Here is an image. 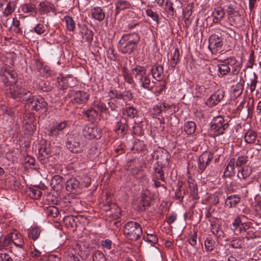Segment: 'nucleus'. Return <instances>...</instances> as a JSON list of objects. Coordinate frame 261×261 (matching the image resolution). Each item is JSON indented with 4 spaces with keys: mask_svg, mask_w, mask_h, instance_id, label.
I'll use <instances>...</instances> for the list:
<instances>
[{
    "mask_svg": "<svg viewBox=\"0 0 261 261\" xmlns=\"http://www.w3.org/2000/svg\"><path fill=\"white\" fill-rule=\"evenodd\" d=\"M248 162V157L247 156H240L238 158L237 160H235V164L236 167H241L245 165Z\"/></svg>",
    "mask_w": 261,
    "mask_h": 261,
    "instance_id": "nucleus-50",
    "label": "nucleus"
},
{
    "mask_svg": "<svg viewBox=\"0 0 261 261\" xmlns=\"http://www.w3.org/2000/svg\"><path fill=\"white\" fill-rule=\"evenodd\" d=\"M0 261H13V260L9 254L0 253Z\"/></svg>",
    "mask_w": 261,
    "mask_h": 261,
    "instance_id": "nucleus-64",
    "label": "nucleus"
},
{
    "mask_svg": "<svg viewBox=\"0 0 261 261\" xmlns=\"http://www.w3.org/2000/svg\"><path fill=\"white\" fill-rule=\"evenodd\" d=\"M234 164L235 159L233 158L230 159L225 169L223 174L224 176L225 177L230 178L234 175Z\"/></svg>",
    "mask_w": 261,
    "mask_h": 261,
    "instance_id": "nucleus-22",
    "label": "nucleus"
},
{
    "mask_svg": "<svg viewBox=\"0 0 261 261\" xmlns=\"http://www.w3.org/2000/svg\"><path fill=\"white\" fill-rule=\"evenodd\" d=\"M79 186V181L74 178H71L68 179L66 183V189L69 192H73Z\"/></svg>",
    "mask_w": 261,
    "mask_h": 261,
    "instance_id": "nucleus-27",
    "label": "nucleus"
},
{
    "mask_svg": "<svg viewBox=\"0 0 261 261\" xmlns=\"http://www.w3.org/2000/svg\"><path fill=\"white\" fill-rule=\"evenodd\" d=\"M123 231L125 236L132 241L138 240L142 234L141 225L134 221H129L126 223L123 227Z\"/></svg>",
    "mask_w": 261,
    "mask_h": 261,
    "instance_id": "nucleus-3",
    "label": "nucleus"
},
{
    "mask_svg": "<svg viewBox=\"0 0 261 261\" xmlns=\"http://www.w3.org/2000/svg\"><path fill=\"white\" fill-rule=\"evenodd\" d=\"M225 14V11L222 7L216 8L213 12V22L215 23L220 22L224 18Z\"/></svg>",
    "mask_w": 261,
    "mask_h": 261,
    "instance_id": "nucleus-23",
    "label": "nucleus"
},
{
    "mask_svg": "<svg viewBox=\"0 0 261 261\" xmlns=\"http://www.w3.org/2000/svg\"><path fill=\"white\" fill-rule=\"evenodd\" d=\"M144 239L153 244H156L158 241V238L153 234H147L146 237H144Z\"/></svg>",
    "mask_w": 261,
    "mask_h": 261,
    "instance_id": "nucleus-56",
    "label": "nucleus"
},
{
    "mask_svg": "<svg viewBox=\"0 0 261 261\" xmlns=\"http://www.w3.org/2000/svg\"><path fill=\"white\" fill-rule=\"evenodd\" d=\"M140 40L138 33L124 34L118 42V49L122 54H130L137 49Z\"/></svg>",
    "mask_w": 261,
    "mask_h": 261,
    "instance_id": "nucleus-2",
    "label": "nucleus"
},
{
    "mask_svg": "<svg viewBox=\"0 0 261 261\" xmlns=\"http://www.w3.org/2000/svg\"><path fill=\"white\" fill-rule=\"evenodd\" d=\"M70 101L79 105L85 103L89 99V95L85 91L70 90L68 93Z\"/></svg>",
    "mask_w": 261,
    "mask_h": 261,
    "instance_id": "nucleus-7",
    "label": "nucleus"
},
{
    "mask_svg": "<svg viewBox=\"0 0 261 261\" xmlns=\"http://www.w3.org/2000/svg\"><path fill=\"white\" fill-rule=\"evenodd\" d=\"M73 81V80L71 77H64L60 75L57 79V86L59 89L65 90L69 87L73 86V84L71 83Z\"/></svg>",
    "mask_w": 261,
    "mask_h": 261,
    "instance_id": "nucleus-16",
    "label": "nucleus"
},
{
    "mask_svg": "<svg viewBox=\"0 0 261 261\" xmlns=\"http://www.w3.org/2000/svg\"><path fill=\"white\" fill-rule=\"evenodd\" d=\"M254 59V51L253 50H251V53L250 54L249 63L251 64V65H256L258 64L259 65H261V55L258 57V59L257 60V63L255 62Z\"/></svg>",
    "mask_w": 261,
    "mask_h": 261,
    "instance_id": "nucleus-53",
    "label": "nucleus"
},
{
    "mask_svg": "<svg viewBox=\"0 0 261 261\" xmlns=\"http://www.w3.org/2000/svg\"><path fill=\"white\" fill-rule=\"evenodd\" d=\"M121 99L126 102L133 98V94L129 91H125L121 93Z\"/></svg>",
    "mask_w": 261,
    "mask_h": 261,
    "instance_id": "nucleus-55",
    "label": "nucleus"
},
{
    "mask_svg": "<svg viewBox=\"0 0 261 261\" xmlns=\"http://www.w3.org/2000/svg\"><path fill=\"white\" fill-rule=\"evenodd\" d=\"M154 153L156 154L155 159L158 166L165 167L169 165L170 155L167 150L161 149L155 151Z\"/></svg>",
    "mask_w": 261,
    "mask_h": 261,
    "instance_id": "nucleus-9",
    "label": "nucleus"
},
{
    "mask_svg": "<svg viewBox=\"0 0 261 261\" xmlns=\"http://www.w3.org/2000/svg\"><path fill=\"white\" fill-rule=\"evenodd\" d=\"M109 96L111 98H117L121 99V93L119 92L116 90H112L109 92Z\"/></svg>",
    "mask_w": 261,
    "mask_h": 261,
    "instance_id": "nucleus-58",
    "label": "nucleus"
},
{
    "mask_svg": "<svg viewBox=\"0 0 261 261\" xmlns=\"http://www.w3.org/2000/svg\"><path fill=\"white\" fill-rule=\"evenodd\" d=\"M83 133L85 137L88 139L93 138L98 139L101 137L97 128L93 126H85L83 129Z\"/></svg>",
    "mask_w": 261,
    "mask_h": 261,
    "instance_id": "nucleus-14",
    "label": "nucleus"
},
{
    "mask_svg": "<svg viewBox=\"0 0 261 261\" xmlns=\"http://www.w3.org/2000/svg\"><path fill=\"white\" fill-rule=\"evenodd\" d=\"M208 49L212 54H216L220 51L223 43L221 34H212L208 39Z\"/></svg>",
    "mask_w": 261,
    "mask_h": 261,
    "instance_id": "nucleus-6",
    "label": "nucleus"
},
{
    "mask_svg": "<svg viewBox=\"0 0 261 261\" xmlns=\"http://www.w3.org/2000/svg\"><path fill=\"white\" fill-rule=\"evenodd\" d=\"M93 107L97 110L100 111L102 113L107 112V107L105 104L100 100H96L93 102Z\"/></svg>",
    "mask_w": 261,
    "mask_h": 261,
    "instance_id": "nucleus-41",
    "label": "nucleus"
},
{
    "mask_svg": "<svg viewBox=\"0 0 261 261\" xmlns=\"http://www.w3.org/2000/svg\"><path fill=\"white\" fill-rule=\"evenodd\" d=\"M92 261H107L104 254L99 250L95 251L92 254Z\"/></svg>",
    "mask_w": 261,
    "mask_h": 261,
    "instance_id": "nucleus-38",
    "label": "nucleus"
},
{
    "mask_svg": "<svg viewBox=\"0 0 261 261\" xmlns=\"http://www.w3.org/2000/svg\"><path fill=\"white\" fill-rule=\"evenodd\" d=\"M38 72L39 74L45 77H48L52 72V71L50 70L49 66H39L37 68Z\"/></svg>",
    "mask_w": 261,
    "mask_h": 261,
    "instance_id": "nucleus-42",
    "label": "nucleus"
},
{
    "mask_svg": "<svg viewBox=\"0 0 261 261\" xmlns=\"http://www.w3.org/2000/svg\"><path fill=\"white\" fill-rule=\"evenodd\" d=\"M6 73L8 74V75L10 77V78L13 81H9L7 82H5V84L7 86H10L9 87V90L11 94V96L13 97V98H16V94L15 91L14 90L15 85H13V84L16 83V81H15V72L14 71H5Z\"/></svg>",
    "mask_w": 261,
    "mask_h": 261,
    "instance_id": "nucleus-18",
    "label": "nucleus"
},
{
    "mask_svg": "<svg viewBox=\"0 0 261 261\" xmlns=\"http://www.w3.org/2000/svg\"><path fill=\"white\" fill-rule=\"evenodd\" d=\"M83 34L87 42L90 43L93 40V33L87 27L83 28Z\"/></svg>",
    "mask_w": 261,
    "mask_h": 261,
    "instance_id": "nucleus-40",
    "label": "nucleus"
},
{
    "mask_svg": "<svg viewBox=\"0 0 261 261\" xmlns=\"http://www.w3.org/2000/svg\"><path fill=\"white\" fill-rule=\"evenodd\" d=\"M127 121L125 118H122L119 122H118L116 127V130H121L122 133H125L127 129V124L126 123Z\"/></svg>",
    "mask_w": 261,
    "mask_h": 261,
    "instance_id": "nucleus-37",
    "label": "nucleus"
},
{
    "mask_svg": "<svg viewBox=\"0 0 261 261\" xmlns=\"http://www.w3.org/2000/svg\"><path fill=\"white\" fill-rule=\"evenodd\" d=\"M256 133L252 130H248L246 132L244 136L246 142L250 144L254 143L256 139Z\"/></svg>",
    "mask_w": 261,
    "mask_h": 261,
    "instance_id": "nucleus-35",
    "label": "nucleus"
},
{
    "mask_svg": "<svg viewBox=\"0 0 261 261\" xmlns=\"http://www.w3.org/2000/svg\"><path fill=\"white\" fill-rule=\"evenodd\" d=\"M91 16L95 20L102 21L105 17V12L100 7H95L91 10Z\"/></svg>",
    "mask_w": 261,
    "mask_h": 261,
    "instance_id": "nucleus-19",
    "label": "nucleus"
},
{
    "mask_svg": "<svg viewBox=\"0 0 261 261\" xmlns=\"http://www.w3.org/2000/svg\"><path fill=\"white\" fill-rule=\"evenodd\" d=\"M228 122L221 116L215 117L211 122V129L216 136L224 134L225 129L228 127Z\"/></svg>",
    "mask_w": 261,
    "mask_h": 261,
    "instance_id": "nucleus-5",
    "label": "nucleus"
},
{
    "mask_svg": "<svg viewBox=\"0 0 261 261\" xmlns=\"http://www.w3.org/2000/svg\"><path fill=\"white\" fill-rule=\"evenodd\" d=\"M17 192L26 194L32 199H39L42 194L41 191L37 188H24L23 186L17 185Z\"/></svg>",
    "mask_w": 261,
    "mask_h": 261,
    "instance_id": "nucleus-11",
    "label": "nucleus"
},
{
    "mask_svg": "<svg viewBox=\"0 0 261 261\" xmlns=\"http://www.w3.org/2000/svg\"><path fill=\"white\" fill-rule=\"evenodd\" d=\"M67 125V122L66 121L54 123L51 125L48 130V135L53 138L59 137L62 132L66 127Z\"/></svg>",
    "mask_w": 261,
    "mask_h": 261,
    "instance_id": "nucleus-10",
    "label": "nucleus"
},
{
    "mask_svg": "<svg viewBox=\"0 0 261 261\" xmlns=\"http://www.w3.org/2000/svg\"><path fill=\"white\" fill-rule=\"evenodd\" d=\"M244 238L241 237L234 238L229 243V246L233 249H241L244 245Z\"/></svg>",
    "mask_w": 261,
    "mask_h": 261,
    "instance_id": "nucleus-29",
    "label": "nucleus"
},
{
    "mask_svg": "<svg viewBox=\"0 0 261 261\" xmlns=\"http://www.w3.org/2000/svg\"><path fill=\"white\" fill-rule=\"evenodd\" d=\"M224 96V91L223 90H218L207 99V105L213 107L219 103Z\"/></svg>",
    "mask_w": 261,
    "mask_h": 261,
    "instance_id": "nucleus-15",
    "label": "nucleus"
},
{
    "mask_svg": "<svg viewBox=\"0 0 261 261\" xmlns=\"http://www.w3.org/2000/svg\"><path fill=\"white\" fill-rule=\"evenodd\" d=\"M112 244V242L111 241V240H110L109 239H106L104 241H102L101 242V246L103 248H105L108 250H110L111 249Z\"/></svg>",
    "mask_w": 261,
    "mask_h": 261,
    "instance_id": "nucleus-61",
    "label": "nucleus"
},
{
    "mask_svg": "<svg viewBox=\"0 0 261 261\" xmlns=\"http://www.w3.org/2000/svg\"><path fill=\"white\" fill-rule=\"evenodd\" d=\"M137 114V110L132 107L126 108L124 114L130 119L134 118Z\"/></svg>",
    "mask_w": 261,
    "mask_h": 261,
    "instance_id": "nucleus-48",
    "label": "nucleus"
},
{
    "mask_svg": "<svg viewBox=\"0 0 261 261\" xmlns=\"http://www.w3.org/2000/svg\"><path fill=\"white\" fill-rule=\"evenodd\" d=\"M138 81L141 84V86L144 89L149 91L152 90L153 87L150 86V80L146 74L143 76L141 80H139Z\"/></svg>",
    "mask_w": 261,
    "mask_h": 261,
    "instance_id": "nucleus-32",
    "label": "nucleus"
},
{
    "mask_svg": "<svg viewBox=\"0 0 261 261\" xmlns=\"http://www.w3.org/2000/svg\"><path fill=\"white\" fill-rule=\"evenodd\" d=\"M20 161L21 164L25 165L26 168L30 167L31 166L35 165V159L27 153L23 154V156L21 158Z\"/></svg>",
    "mask_w": 261,
    "mask_h": 261,
    "instance_id": "nucleus-28",
    "label": "nucleus"
},
{
    "mask_svg": "<svg viewBox=\"0 0 261 261\" xmlns=\"http://www.w3.org/2000/svg\"><path fill=\"white\" fill-rule=\"evenodd\" d=\"M116 15L119 14L121 11L130 9L132 7L130 2L128 0H117L115 4Z\"/></svg>",
    "mask_w": 261,
    "mask_h": 261,
    "instance_id": "nucleus-17",
    "label": "nucleus"
},
{
    "mask_svg": "<svg viewBox=\"0 0 261 261\" xmlns=\"http://www.w3.org/2000/svg\"><path fill=\"white\" fill-rule=\"evenodd\" d=\"M63 178L59 175L54 176L50 181V185L54 190L60 191L63 187Z\"/></svg>",
    "mask_w": 261,
    "mask_h": 261,
    "instance_id": "nucleus-21",
    "label": "nucleus"
},
{
    "mask_svg": "<svg viewBox=\"0 0 261 261\" xmlns=\"http://www.w3.org/2000/svg\"><path fill=\"white\" fill-rule=\"evenodd\" d=\"M236 62V60L233 57H230L224 60L223 63L220 65H234Z\"/></svg>",
    "mask_w": 261,
    "mask_h": 261,
    "instance_id": "nucleus-62",
    "label": "nucleus"
},
{
    "mask_svg": "<svg viewBox=\"0 0 261 261\" xmlns=\"http://www.w3.org/2000/svg\"><path fill=\"white\" fill-rule=\"evenodd\" d=\"M204 245L205 249L207 251H212L214 248L215 241L211 237H208L205 240Z\"/></svg>",
    "mask_w": 261,
    "mask_h": 261,
    "instance_id": "nucleus-46",
    "label": "nucleus"
},
{
    "mask_svg": "<svg viewBox=\"0 0 261 261\" xmlns=\"http://www.w3.org/2000/svg\"><path fill=\"white\" fill-rule=\"evenodd\" d=\"M64 20L66 23L67 30L71 32H74L75 29V23L73 18L68 15L64 17Z\"/></svg>",
    "mask_w": 261,
    "mask_h": 261,
    "instance_id": "nucleus-34",
    "label": "nucleus"
},
{
    "mask_svg": "<svg viewBox=\"0 0 261 261\" xmlns=\"http://www.w3.org/2000/svg\"><path fill=\"white\" fill-rule=\"evenodd\" d=\"M196 124L193 121H188L185 123L184 130L188 135L193 134L196 130Z\"/></svg>",
    "mask_w": 261,
    "mask_h": 261,
    "instance_id": "nucleus-36",
    "label": "nucleus"
},
{
    "mask_svg": "<svg viewBox=\"0 0 261 261\" xmlns=\"http://www.w3.org/2000/svg\"><path fill=\"white\" fill-rule=\"evenodd\" d=\"M66 147L73 153L81 152L84 144L81 142V137L79 134L68 133L66 138Z\"/></svg>",
    "mask_w": 261,
    "mask_h": 261,
    "instance_id": "nucleus-4",
    "label": "nucleus"
},
{
    "mask_svg": "<svg viewBox=\"0 0 261 261\" xmlns=\"http://www.w3.org/2000/svg\"><path fill=\"white\" fill-rule=\"evenodd\" d=\"M151 72L153 77H160L163 74V66H153Z\"/></svg>",
    "mask_w": 261,
    "mask_h": 261,
    "instance_id": "nucleus-45",
    "label": "nucleus"
},
{
    "mask_svg": "<svg viewBox=\"0 0 261 261\" xmlns=\"http://www.w3.org/2000/svg\"><path fill=\"white\" fill-rule=\"evenodd\" d=\"M15 234L16 236V233H12V234H8L6 236L4 241H3V245L5 247L8 246L9 245L11 244H14L15 246H16V243L12 241V235Z\"/></svg>",
    "mask_w": 261,
    "mask_h": 261,
    "instance_id": "nucleus-52",
    "label": "nucleus"
},
{
    "mask_svg": "<svg viewBox=\"0 0 261 261\" xmlns=\"http://www.w3.org/2000/svg\"><path fill=\"white\" fill-rule=\"evenodd\" d=\"M179 51L177 48H175L173 53L172 54L171 63L176 65L179 60Z\"/></svg>",
    "mask_w": 261,
    "mask_h": 261,
    "instance_id": "nucleus-54",
    "label": "nucleus"
},
{
    "mask_svg": "<svg viewBox=\"0 0 261 261\" xmlns=\"http://www.w3.org/2000/svg\"><path fill=\"white\" fill-rule=\"evenodd\" d=\"M36 4L29 3L25 4L20 6L19 10L24 13H36Z\"/></svg>",
    "mask_w": 261,
    "mask_h": 261,
    "instance_id": "nucleus-31",
    "label": "nucleus"
},
{
    "mask_svg": "<svg viewBox=\"0 0 261 261\" xmlns=\"http://www.w3.org/2000/svg\"><path fill=\"white\" fill-rule=\"evenodd\" d=\"M164 167L158 166L154 169V171L157 175H156V177L158 179L161 180L162 181L164 180V174L163 171V168Z\"/></svg>",
    "mask_w": 261,
    "mask_h": 261,
    "instance_id": "nucleus-51",
    "label": "nucleus"
},
{
    "mask_svg": "<svg viewBox=\"0 0 261 261\" xmlns=\"http://www.w3.org/2000/svg\"><path fill=\"white\" fill-rule=\"evenodd\" d=\"M252 168L248 166H243L238 172L237 176L240 179H246L252 173Z\"/></svg>",
    "mask_w": 261,
    "mask_h": 261,
    "instance_id": "nucleus-24",
    "label": "nucleus"
},
{
    "mask_svg": "<svg viewBox=\"0 0 261 261\" xmlns=\"http://www.w3.org/2000/svg\"><path fill=\"white\" fill-rule=\"evenodd\" d=\"M123 75L124 80L129 84H135L132 76L129 74L128 69L126 67L123 68Z\"/></svg>",
    "mask_w": 261,
    "mask_h": 261,
    "instance_id": "nucleus-47",
    "label": "nucleus"
},
{
    "mask_svg": "<svg viewBox=\"0 0 261 261\" xmlns=\"http://www.w3.org/2000/svg\"><path fill=\"white\" fill-rule=\"evenodd\" d=\"M251 223L249 222H243L240 218H236L233 220L231 229L236 233H241L243 231H246L250 227Z\"/></svg>",
    "mask_w": 261,
    "mask_h": 261,
    "instance_id": "nucleus-12",
    "label": "nucleus"
},
{
    "mask_svg": "<svg viewBox=\"0 0 261 261\" xmlns=\"http://www.w3.org/2000/svg\"><path fill=\"white\" fill-rule=\"evenodd\" d=\"M14 10V5L11 3L7 4L6 8H5L4 14L8 16Z\"/></svg>",
    "mask_w": 261,
    "mask_h": 261,
    "instance_id": "nucleus-60",
    "label": "nucleus"
},
{
    "mask_svg": "<svg viewBox=\"0 0 261 261\" xmlns=\"http://www.w3.org/2000/svg\"><path fill=\"white\" fill-rule=\"evenodd\" d=\"M45 213L48 217L55 218L58 215L59 212L56 206H49L46 207Z\"/></svg>",
    "mask_w": 261,
    "mask_h": 261,
    "instance_id": "nucleus-39",
    "label": "nucleus"
},
{
    "mask_svg": "<svg viewBox=\"0 0 261 261\" xmlns=\"http://www.w3.org/2000/svg\"><path fill=\"white\" fill-rule=\"evenodd\" d=\"M219 73L222 75H226L230 70L229 66H217Z\"/></svg>",
    "mask_w": 261,
    "mask_h": 261,
    "instance_id": "nucleus-63",
    "label": "nucleus"
},
{
    "mask_svg": "<svg viewBox=\"0 0 261 261\" xmlns=\"http://www.w3.org/2000/svg\"><path fill=\"white\" fill-rule=\"evenodd\" d=\"M51 154L49 144L42 145L39 149L38 159L42 164L46 163L48 161V158Z\"/></svg>",
    "mask_w": 261,
    "mask_h": 261,
    "instance_id": "nucleus-13",
    "label": "nucleus"
},
{
    "mask_svg": "<svg viewBox=\"0 0 261 261\" xmlns=\"http://www.w3.org/2000/svg\"><path fill=\"white\" fill-rule=\"evenodd\" d=\"M150 205V204L148 198H145L143 197L139 202V209L140 211H145L146 207L149 206Z\"/></svg>",
    "mask_w": 261,
    "mask_h": 261,
    "instance_id": "nucleus-49",
    "label": "nucleus"
},
{
    "mask_svg": "<svg viewBox=\"0 0 261 261\" xmlns=\"http://www.w3.org/2000/svg\"><path fill=\"white\" fill-rule=\"evenodd\" d=\"M132 70V74L137 80H141L143 76L146 74V70L144 68V66H135Z\"/></svg>",
    "mask_w": 261,
    "mask_h": 261,
    "instance_id": "nucleus-26",
    "label": "nucleus"
},
{
    "mask_svg": "<svg viewBox=\"0 0 261 261\" xmlns=\"http://www.w3.org/2000/svg\"><path fill=\"white\" fill-rule=\"evenodd\" d=\"M213 158V154L211 152H204L198 157V172L202 173L206 169Z\"/></svg>",
    "mask_w": 261,
    "mask_h": 261,
    "instance_id": "nucleus-8",
    "label": "nucleus"
},
{
    "mask_svg": "<svg viewBox=\"0 0 261 261\" xmlns=\"http://www.w3.org/2000/svg\"><path fill=\"white\" fill-rule=\"evenodd\" d=\"M146 13L148 16L151 18L154 21H156L158 23L159 16L158 15L153 12L151 9H147L146 11Z\"/></svg>",
    "mask_w": 261,
    "mask_h": 261,
    "instance_id": "nucleus-57",
    "label": "nucleus"
},
{
    "mask_svg": "<svg viewBox=\"0 0 261 261\" xmlns=\"http://www.w3.org/2000/svg\"><path fill=\"white\" fill-rule=\"evenodd\" d=\"M35 121V118L34 115L30 112H27L24 114L23 118V123L25 125H30L31 128H32L31 125L34 127V122Z\"/></svg>",
    "mask_w": 261,
    "mask_h": 261,
    "instance_id": "nucleus-30",
    "label": "nucleus"
},
{
    "mask_svg": "<svg viewBox=\"0 0 261 261\" xmlns=\"http://www.w3.org/2000/svg\"><path fill=\"white\" fill-rule=\"evenodd\" d=\"M86 116L89 121H93L98 117L99 115V111L95 109L93 107L88 109L87 111L83 113Z\"/></svg>",
    "mask_w": 261,
    "mask_h": 261,
    "instance_id": "nucleus-33",
    "label": "nucleus"
},
{
    "mask_svg": "<svg viewBox=\"0 0 261 261\" xmlns=\"http://www.w3.org/2000/svg\"><path fill=\"white\" fill-rule=\"evenodd\" d=\"M232 92L234 95V96L238 97L243 92V86L242 83H238L237 85L234 86H232Z\"/></svg>",
    "mask_w": 261,
    "mask_h": 261,
    "instance_id": "nucleus-43",
    "label": "nucleus"
},
{
    "mask_svg": "<svg viewBox=\"0 0 261 261\" xmlns=\"http://www.w3.org/2000/svg\"><path fill=\"white\" fill-rule=\"evenodd\" d=\"M18 99L19 101L27 103L32 110L40 113L45 112L47 110V103L43 98L31 97V92L24 89L17 90V100Z\"/></svg>",
    "mask_w": 261,
    "mask_h": 261,
    "instance_id": "nucleus-1",
    "label": "nucleus"
},
{
    "mask_svg": "<svg viewBox=\"0 0 261 261\" xmlns=\"http://www.w3.org/2000/svg\"><path fill=\"white\" fill-rule=\"evenodd\" d=\"M40 228L38 227H35L32 228V229L30 231L29 236V237L31 238L32 240L35 241L40 236Z\"/></svg>",
    "mask_w": 261,
    "mask_h": 261,
    "instance_id": "nucleus-44",
    "label": "nucleus"
},
{
    "mask_svg": "<svg viewBox=\"0 0 261 261\" xmlns=\"http://www.w3.org/2000/svg\"><path fill=\"white\" fill-rule=\"evenodd\" d=\"M65 224L72 228H76L79 222V217L72 215L66 217L64 219Z\"/></svg>",
    "mask_w": 261,
    "mask_h": 261,
    "instance_id": "nucleus-25",
    "label": "nucleus"
},
{
    "mask_svg": "<svg viewBox=\"0 0 261 261\" xmlns=\"http://www.w3.org/2000/svg\"><path fill=\"white\" fill-rule=\"evenodd\" d=\"M240 201L241 197L239 195H232L226 198L225 201V205L229 208L234 207Z\"/></svg>",
    "mask_w": 261,
    "mask_h": 261,
    "instance_id": "nucleus-20",
    "label": "nucleus"
},
{
    "mask_svg": "<svg viewBox=\"0 0 261 261\" xmlns=\"http://www.w3.org/2000/svg\"><path fill=\"white\" fill-rule=\"evenodd\" d=\"M34 32L39 35H41L45 32L44 26L42 24H38L34 29Z\"/></svg>",
    "mask_w": 261,
    "mask_h": 261,
    "instance_id": "nucleus-59",
    "label": "nucleus"
}]
</instances>
